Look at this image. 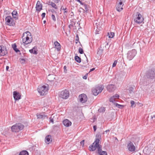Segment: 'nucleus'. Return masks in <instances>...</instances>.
Here are the masks:
<instances>
[{
    "label": "nucleus",
    "instance_id": "nucleus-42",
    "mask_svg": "<svg viewBox=\"0 0 155 155\" xmlns=\"http://www.w3.org/2000/svg\"><path fill=\"white\" fill-rule=\"evenodd\" d=\"M113 97H114L115 99L116 98H118L119 97V95L118 94H115L113 96Z\"/></svg>",
    "mask_w": 155,
    "mask_h": 155
},
{
    "label": "nucleus",
    "instance_id": "nucleus-25",
    "mask_svg": "<svg viewBox=\"0 0 155 155\" xmlns=\"http://www.w3.org/2000/svg\"><path fill=\"white\" fill-rule=\"evenodd\" d=\"M75 60L77 62L80 63L81 61V58L78 56H76L75 57Z\"/></svg>",
    "mask_w": 155,
    "mask_h": 155
},
{
    "label": "nucleus",
    "instance_id": "nucleus-36",
    "mask_svg": "<svg viewBox=\"0 0 155 155\" xmlns=\"http://www.w3.org/2000/svg\"><path fill=\"white\" fill-rule=\"evenodd\" d=\"M78 51L80 54H83L84 53L83 49L81 48H79Z\"/></svg>",
    "mask_w": 155,
    "mask_h": 155
},
{
    "label": "nucleus",
    "instance_id": "nucleus-41",
    "mask_svg": "<svg viewBox=\"0 0 155 155\" xmlns=\"http://www.w3.org/2000/svg\"><path fill=\"white\" fill-rule=\"evenodd\" d=\"M117 61H115L113 63V65H112V67H115L117 64Z\"/></svg>",
    "mask_w": 155,
    "mask_h": 155
},
{
    "label": "nucleus",
    "instance_id": "nucleus-11",
    "mask_svg": "<svg viewBox=\"0 0 155 155\" xmlns=\"http://www.w3.org/2000/svg\"><path fill=\"white\" fill-rule=\"evenodd\" d=\"M80 101L82 103H84L87 101V96L84 94H82L79 96Z\"/></svg>",
    "mask_w": 155,
    "mask_h": 155
},
{
    "label": "nucleus",
    "instance_id": "nucleus-15",
    "mask_svg": "<svg viewBox=\"0 0 155 155\" xmlns=\"http://www.w3.org/2000/svg\"><path fill=\"white\" fill-rule=\"evenodd\" d=\"M13 93V97L15 100H18L21 99V95L19 92L15 91Z\"/></svg>",
    "mask_w": 155,
    "mask_h": 155
},
{
    "label": "nucleus",
    "instance_id": "nucleus-28",
    "mask_svg": "<svg viewBox=\"0 0 155 155\" xmlns=\"http://www.w3.org/2000/svg\"><path fill=\"white\" fill-rule=\"evenodd\" d=\"M50 5H51L53 8H54L55 9H58V7L55 3L51 2Z\"/></svg>",
    "mask_w": 155,
    "mask_h": 155
},
{
    "label": "nucleus",
    "instance_id": "nucleus-7",
    "mask_svg": "<svg viewBox=\"0 0 155 155\" xmlns=\"http://www.w3.org/2000/svg\"><path fill=\"white\" fill-rule=\"evenodd\" d=\"M146 75L147 77L150 79H155V70L150 69L147 72Z\"/></svg>",
    "mask_w": 155,
    "mask_h": 155
},
{
    "label": "nucleus",
    "instance_id": "nucleus-53",
    "mask_svg": "<svg viewBox=\"0 0 155 155\" xmlns=\"http://www.w3.org/2000/svg\"><path fill=\"white\" fill-rule=\"evenodd\" d=\"M50 121L52 123L54 122V120L53 119H51L50 120Z\"/></svg>",
    "mask_w": 155,
    "mask_h": 155
},
{
    "label": "nucleus",
    "instance_id": "nucleus-50",
    "mask_svg": "<svg viewBox=\"0 0 155 155\" xmlns=\"http://www.w3.org/2000/svg\"><path fill=\"white\" fill-rule=\"evenodd\" d=\"M93 129H94V131H95L96 130V129H97V126H96V125L94 126H93Z\"/></svg>",
    "mask_w": 155,
    "mask_h": 155
},
{
    "label": "nucleus",
    "instance_id": "nucleus-29",
    "mask_svg": "<svg viewBox=\"0 0 155 155\" xmlns=\"http://www.w3.org/2000/svg\"><path fill=\"white\" fill-rule=\"evenodd\" d=\"M115 99L114 97H113V96L110 98L109 100L110 102H112L114 104V102L115 101Z\"/></svg>",
    "mask_w": 155,
    "mask_h": 155
},
{
    "label": "nucleus",
    "instance_id": "nucleus-59",
    "mask_svg": "<svg viewBox=\"0 0 155 155\" xmlns=\"http://www.w3.org/2000/svg\"><path fill=\"white\" fill-rule=\"evenodd\" d=\"M86 59H86V61H87V62H88V59H87V57H86Z\"/></svg>",
    "mask_w": 155,
    "mask_h": 155
},
{
    "label": "nucleus",
    "instance_id": "nucleus-3",
    "mask_svg": "<svg viewBox=\"0 0 155 155\" xmlns=\"http://www.w3.org/2000/svg\"><path fill=\"white\" fill-rule=\"evenodd\" d=\"M24 127V126L20 123H17L12 127L11 130L12 132H18L22 130Z\"/></svg>",
    "mask_w": 155,
    "mask_h": 155
},
{
    "label": "nucleus",
    "instance_id": "nucleus-33",
    "mask_svg": "<svg viewBox=\"0 0 155 155\" xmlns=\"http://www.w3.org/2000/svg\"><path fill=\"white\" fill-rule=\"evenodd\" d=\"M134 88L132 87H129V93L130 94L132 93L133 92Z\"/></svg>",
    "mask_w": 155,
    "mask_h": 155
},
{
    "label": "nucleus",
    "instance_id": "nucleus-61",
    "mask_svg": "<svg viewBox=\"0 0 155 155\" xmlns=\"http://www.w3.org/2000/svg\"><path fill=\"white\" fill-rule=\"evenodd\" d=\"M153 117H155V115H153Z\"/></svg>",
    "mask_w": 155,
    "mask_h": 155
},
{
    "label": "nucleus",
    "instance_id": "nucleus-37",
    "mask_svg": "<svg viewBox=\"0 0 155 155\" xmlns=\"http://www.w3.org/2000/svg\"><path fill=\"white\" fill-rule=\"evenodd\" d=\"M99 155H107V154L106 151H102L101 153L99 154Z\"/></svg>",
    "mask_w": 155,
    "mask_h": 155
},
{
    "label": "nucleus",
    "instance_id": "nucleus-62",
    "mask_svg": "<svg viewBox=\"0 0 155 155\" xmlns=\"http://www.w3.org/2000/svg\"><path fill=\"white\" fill-rule=\"evenodd\" d=\"M96 34H98V33H97L96 32Z\"/></svg>",
    "mask_w": 155,
    "mask_h": 155
},
{
    "label": "nucleus",
    "instance_id": "nucleus-40",
    "mask_svg": "<svg viewBox=\"0 0 155 155\" xmlns=\"http://www.w3.org/2000/svg\"><path fill=\"white\" fill-rule=\"evenodd\" d=\"M75 24V23L74 22L73 24H71L69 25L68 26V27L70 28H71L72 27H73L74 25Z\"/></svg>",
    "mask_w": 155,
    "mask_h": 155
},
{
    "label": "nucleus",
    "instance_id": "nucleus-56",
    "mask_svg": "<svg viewBox=\"0 0 155 155\" xmlns=\"http://www.w3.org/2000/svg\"><path fill=\"white\" fill-rule=\"evenodd\" d=\"M21 61H25V60L23 58L21 59Z\"/></svg>",
    "mask_w": 155,
    "mask_h": 155
},
{
    "label": "nucleus",
    "instance_id": "nucleus-35",
    "mask_svg": "<svg viewBox=\"0 0 155 155\" xmlns=\"http://www.w3.org/2000/svg\"><path fill=\"white\" fill-rule=\"evenodd\" d=\"M78 42H79L80 43V42L79 41L78 36V35L77 34L75 39V43H77Z\"/></svg>",
    "mask_w": 155,
    "mask_h": 155
},
{
    "label": "nucleus",
    "instance_id": "nucleus-48",
    "mask_svg": "<svg viewBox=\"0 0 155 155\" xmlns=\"http://www.w3.org/2000/svg\"><path fill=\"white\" fill-rule=\"evenodd\" d=\"M87 74H86L85 75H84V76L83 77V78L84 79H87Z\"/></svg>",
    "mask_w": 155,
    "mask_h": 155
},
{
    "label": "nucleus",
    "instance_id": "nucleus-57",
    "mask_svg": "<svg viewBox=\"0 0 155 155\" xmlns=\"http://www.w3.org/2000/svg\"><path fill=\"white\" fill-rule=\"evenodd\" d=\"M63 6H62L61 7V10L62 9V8H63Z\"/></svg>",
    "mask_w": 155,
    "mask_h": 155
},
{
    "label": "nucleus",
    "instance_id": "nucleus-27",
    "mask_svg": "<svg viewBox=\"0 0 155 155\" xmlns=\"http://www.w3.org/2000/svg\"><path fill=\"white\" fill-rule=\"evenodd\" d=\"M80 3L81 4L84 5V8L85 9L84 11L86 12H87L88 11L87 5L85 4L82 3L81 2Z\"/></svg>",
    "mask_w": 155,
    "mask_h": 155
},
{
    "label": "nucleus",
    "instance_id": "nucleus-1",
    "mask_svg": "<svg viewBox=\"0 0 155 155\" xmlns=\"http://www.w3.org/2000/svg\"><path fill=\"white\" fill-rule=\"evenodd\" d=\"M100 141L99 138H96L94 142L93 143L92 145L89 146V150L90 151H93L95 150L96 148L98 149V154H100L102 152L101 146L99 144Z\"/></svg>",
    "mask_w": 155,
    "mask_h": 155
},
{
    "label": "nucleus",
    "instance_id": "nucleus-46",
    "mask_svg": "<svg viewBox=\"0 0 155 155\" xmlns=\"http://www.w3.org/2000/svg\"><path fill=\"white\" fill-rule=\"evenodd\" d=\"M45 13H43L41 15V16L42 17V19H43L45 17Z\"/></svg>",
    "mask_w": 155,
    "mask_h": 155
},
{
    "label": "nucleus",
    "instance_id": "nucleus-21",
    "mask_svg": "<svg viewBox=\"0 0 155 155\" xmlns=\"http://www.w3.org/2000/svg\"><path fill=\"white\" fill-rule=\"evenodd\" d=\"M123 6L121 5H120L116 4V9L118 12H120L123 9Z\"/></svg>",
    "mask_w": 155,
    "mask_h": 155
},
{
    "label": "nucleus",
    "instance_id": "nucleus-14",
    "mask_svg": "<svg viewBox=\"0 0 155 155\" xmlns=\"http://www.w3.org/2000/svg\"><path fill=\"white\" fill-rule=\"evenodd\" d=\"M116 88V86L113 84L108 85L107 87V90L109 92H112L114 91Z\"/></svg>",
    "mask_w": 155,
    "mask_h": 155
},
{
    "label": "nucleus",
    "instance_id": "nucleus-39",
    "mask_svg": "<svg viewBox=\"0 0 155 155\" xmlns=\"http://www.w3.org/2000/svg\"><path fill=\"white\" fill-rule=\"evenodd\" d=\"M51 17L52 20L54 21H56V19L55 18V17L54 15L53 14H52L51 15Z\"/></svg>",
    "mask_w": 155,
    "mask_h": 155
},
{
    "label": "nucleus",
    "instance_id": "nucleus-17",
    "mask_svg": "<svg viewBox=\"0 0 155 155\" xmlns=\"http://www.w3.org/2000/svg\"><path fill=\"white\" fill-rule=\"evenodd\" d=\"M11 19H12V18L10 16H8L6 17L5 20L6 22L7 23V25L10 26L13 25L12 23L11 22Z\"/></svg>",
    "mask_w": 155,
    "mask_h": 155
},
{
    "label": "nucleus",
    "instance_id": "nucleus-47",
    "mask_svg": "<svg viewBox=\"0 0 155 155\" xmlns=\"http://www.w3.org/2000/svg\"><path fill=\"white\" fill-rule=\"evenodd\" d=\"M130 103L131 104V106L132 107L133 105L135 104V102L134 101H130Z\"/></svg>",
    "mask_w": 155,
    "mask_h": 155
},
{
    "label": "nucleus",
    "instance_id": "nucleus-52",
    "mask_svg": "<svg viewBox=\"0 0 155 155\" xmlns=\"http://www.w3.org/2000/svg\"><path fill=\"white\" fill-rule=\"evenodd\" d=\"M60 0H54V2L55 3H58L59 2V1H60Z\"/></svg>",
    "mask_w": 155,
    "mask_h": 155
},
{
    "label": "nucleus",
    "instance_id": "nucleus-2",
    "mask_svg": "<svg viewBox=\"0 0 155 155\" xmlns=\"http://www.w3.org/2000/svg\"><path fill=\"white\" fill-rule=\"evenodd\" d=\"M22 41L25 44L27 45L31 43L32 41V36L29 31L24 33L22 36Z\"/></svg>",
    "mask_w": 155,
    "mask_h": 155
},
{
    "label": "nucleus",
    "instance_id": "nucleus-10",
    "mask_svg": "<svg viewBox=\"0 0 155 155\" xmlns=\"http://www.w3.org/2000/svg\"><path fill=\"white\" fill-rule=\"evenodd\" d=\"M127 147L129 151L132 152L135 151V147L133 143L130 141L127 145Z\"/></svg>",
    "mask_w": 155,
    "mask_h": 155
},
{
    "label": "nucleus",
    "instance_id": "nucleus-26",
    "mask_svg": "<svg viewBox=\"0 0 155 155\" xmlns=\"http://www.w3.org/2000/svg\"><path fill=\"white\" fill-rule=\"evenodd\" d=\"M125 0H118L119 2L117 5H121L123 6L124 5V2Z\"/></svg>",
    "mask_w": 155,
    "mask_h": 155
},
{
    "label": "nucleus",
    "instance_id": "nucleus-6",
    "mask_svg": "<svg viewBox=\"0 0 155 155\" xmlns=\"http://www.w3.org/2000/svg\"><path fill=\"white\" fill-rule=\"evenodd\" d=\"M137 51L135 49H133L129 51L127 54V58L129 60H132L137 54Z\"/></svg>",
    "mask_w": 155,
    "mask_h": 155
},
{
    "label": "nucleus",
    "instance_id": "nucleus-38",
    "mask_svg": "<svg viewBox=\"0 0 155 155\" xmlns=\"http://www.w3.org/2000/svg\"><path fill=\"white\" fill-rule=\"evenodd\" d=\"M114 104L116 105V107H118L119 108H120V107H123V105H120V104H119L117 103H114Z\"/></svg>",
    "mask_w": 155,
    "mask_h": 155
},
{
    "label": "nucleus",
    "instance_id": "nucleus-20",
    "mask_svg": "<svg viewBox=\"0 0 155 155\" xmlns=\"http://www.w3.org/2000/svg\"><path fill=\"white\" fill-rule=\"evenodd\" d=\"M54 44L55 45V47L57 49V51H60L61 49V45L59 43L56 41L54 42Z\"/></svg>",
    "mask_w": 155,
    "mask_h": 155
},
{
    "label": "nucleus",
    "instance_id": "nucleus-63",
    "mask_svg": "<svg viewBox=\"0 0 155 155\" xmlns=\"http://www.w3.org/2000/svg\"><path fill=\"white\" fill-rule=\"evenodd\" d=\"M99 136H100V135H98V137H99ZM100 137H101V136H100Z\"/></svg>",
    "mask_w": 155,
    "mask_h": 155
},
{
    "label": "nucleus",
    "instance_id": "nucleus-31",
    "mask_svg": "<svg viewBox=\"0 0 155 155\" xmlns=\"http://www.w3.org/2000/svg\"><path fill=\"white\" fill-rule=\"evenodd\" d=\"M109 37V38H112L114 36V33L113 32H111L110 34H108Z\"/></svg>",
    "mask_w": 155,
    "mask_h": 155
},
{
    "label": "nucleus",
    "instance_id": "nucleus-9",
    "mask_svg": "<svg viewBox=\"0 0 155 155\" xmlns=\"http://www.w3.org/2000/svg\"><path fill=\"white\" fill-rule=\"evenodd\" d=\"M103 90V88L102 87L98 86L93 89L92 92L94 95L97 96L99 93L101 92Z\"/></svg>",
    "mask_w": 155,
    "mask_h": 155
},
{
    "label": "nucleus",
    "instance_id": "nucleus-34",
    "mask_svg": "<svg viewBox=\"0 0 155 155\" xmlns=\"http://www.w3.org/2000/svg\"><path fill=\"white\" fill-rule=\"evenodd\" d=\"M62 10L64 11V15H66L67 13L68 12V9L66 8H62Z\"/></svg>",
    "mask_w": 155,
    "mask_h": 155
},
{
    "label": "nucleus",
    "instance_id": "nucleus-44",
    "mask_svg": "<svg viewBox=\"0 0 155 155\" xmlns=\"http://www.w3.org/2000/svg\"><path fill=\"white\" fill-rule=\"evenodd\" d=\"M16 53H18L20 51V50L16 48L13 49Z\"/></svg>",
    "mask_w": 155,
    "mask_h": 155
},
{
    "label": "nucleus",
    "instance_id": "nucleus-22",
    "mask_svg": "<svg viewBox=\"0 0 155 155\" xmlns=\"http://www.w3.org/2000/svg\"><path fill=\"white\" fill-rule=\"evenodd\" d=\"M13 17L14 18H15V19H18L17 17L18 13L16 11H14L12 13Z\"/></svg>",
    "mask_w": 155,
    "mask_h": 155
},
{
    "label": "nucleus",
    "instance_id": "nucleus-58",
    "mask_svg": "<svg viewBox=\"0 0 155 155\" xmlns=\"http://www.w3.org/2000/svg\"><path fill=\"white\" fill-rule=\"evenodd\" d=\"M43 23H44V24L45 23H46V21H43Z\"/></svg>",
    "mask_w": 155,
    "mask_h": 155
},
{
    "label": "nucleus",
    "instance_id": "nucleus-23",
    "mask_svg": "<svg viewBox=\"0 0 155 155\" xmlns=\"http://www.w3.org/2000/svg\"><path fill=\"white\" fill-rule=\"evenodd\" d=\"M29 51L31 53H32L35 54H37V51L35 50V47L33 48L32 49L30 50Z\"/></svg>",
    "mask_w": 155,
    "mask_h": 155
},
{
    "label": "nucleus",
    "instance_id": "nucleus-8",
    "mask_svg": "<svg viewBox=\"0 0 155 155\" xmlns=\"http://www.w3.org/2000/svg\"><path fill=\"white\" fill-rule=\"evenodd\" d=\"M69 93L67 90H65L61 91L59 94L61 97L64 99H67L69 97Z\"/></svg>",
    "mask_w": 155,
    "mask_h": 155
},
{
    "label": "nucleus",
    "instance_id": "nucleus-32",
    "mask_svg": "<svg viewBox=\"0 0 155 155\" xmlns=\"http://www.w3.org/2000/svg\"><path fill=\"white\" fill-rule=\"evenodd\" d=\"M50 77L52 78V79L51 80H49V81H52L55 78L54 77V76L53 75H49L48 77V78L50 79Z\"/></svg>",
    "mask_w": 155,
    "mask_h": 155
},
{
    "label": "nucleus",
    "instance_id": "nucleus-4",
    "mask_svg": "<svg viewBox=\"0 0 155 155\" xmlns=\"http://www.w3.org/2000/svg\"><path fill=\"white\" fill-rule=\"evenodd\" d=\"M48 89L45 85L40 86L38 88V91L40 95L41 96L46 95L48 93Z\"/></svg>",
    "mask_w": 155,
    "mask_h": 155
},
{
    "label": "nucleus",
    "instance_id": "nucleus-45",
    "mask_svg": "<svg viewBox=\"0 0 155 155\" xmlns=\"http://www.w3.org/2000/svg\"><path fill=\"white\" fill-rule=\"evenodd\" d=\"M64 72L65 73H67V67L66 66H64Z\"/></svg>",
    "mask_w": 155,
    "mask_h": 155
},
{
    "label": "nucleus",
    "instance_id": "nucleus-49",
    "mask_svg": "<svg viewBox=\"0 0 155 155\" xmlns=\"http://www.w3.org/2000/svg\"><path fill=\"white\" fill-rule=\"evenodd\" d=\"M84 140H82L80 142V143L81 145H83V146H84Z\"/></svg>",
    "mask_w": 155,
    "mask_h": 155
},
{
    "label": "nucleus",
    "instance_id": "nucleus-30",
    "mask_svg": "<svg viewBox=\"0 0 155 155\" xmlns=\"http://www.w3.org/2000/svg\"><path fill=\"white\" fill-rule=\"evenodd\" d=\"M105 110V109L104 107L100 108L98 110V112H104Z\"/></svg>",
    "mask_w": 155,
    "mask_h": 155
},
{
    "label": "nucleus",
    "instance_id": "nucleus-5",
    "mask_svg": "<svg viewBox=\"0 0 155 155\" xmlns=\"http://www.w3.org/2000/svg\"><path fill=\"white\" fill-rule=\"evenodd\" d=\"M143 18L138 12H137L135 16L134 17V21L138 24H140L142 23L143 22Z\"/></svg>",
    "mask_w": 155,
    "mask_h": 155
},
{
    "label": "nucleus",
    "instance_id": "nucleus-55",
    "mask_svg": "<svg viewBox=\"0 0 155 155\" xmlns=\"http://www.w3.org/2000/svg\"><path fill=\"white\" fill-rule=\"evenodd\" d=\"M9 68V67L8 66H7L6 67V70L7 71Z\"/></svg>",
    "mask_w": 155,
    "mask_h": 155
},
{
    "label": "nucleus",
    "instance_id": "nucleus-19",
    "mask_svg": "<svg viewBox=\"0 0 155 155\" xmlns=\"http://www.w3.org/2000/svg\"><path fill=\"white\" fill-rule=\"evenodd\" d=\"M46 143L48 144L50 142L52 141L51 136V135H48L46 136L45 138Z\"/></svg>",
    "mask_w": 155,
    "mask_h": 155
},
{
    "label": "nucleus",
    "instance_id": "nucleus-18",
    "mask_svg": "<svg viewBox=\"0 0 155 155\" xmlns=\"http://www.w3.org/2000/svg\"><path fill=\"white\" fill-rule=\"evenodd\" d=\"M63 123L64 125L66 127H68L71 124V122L67 119L64 120L63 121Z\"/></svg>",
    "mask_w": 155,
    "mask_h": 155
},
{
    "label": "nucleus",
    "instance_id": "nucleus-24",
    "mask_svg": "<svg viewBox=\"0 0 155 155\" xmlns=\"http://www.w3.org/2000/svg\"><path fill=\"white\" fill-rule=\"evenodd\" d=\"M19 155H29L28 153L26 150H23L21 151Z\"/></svg>",
    "mask_w": 155,
    "mask_h": 155
},
{
    "label": "nucleus",
    "instance_id": "nucleus-43",
    "mask_svg": "<svg viewBox=\"0 0 155 155\" xmlns=\"http://www.w3.org/2000/svg\"><path fill=\"white\" fill-rule=\"evenodd\" d=\"M12 47L13 49H14L15 48L17 47L15 43L14 44H13L12 45Z\"/></svg>",
    "mask_w": 155,
    "mask_h": 155
},
{
    "label": "nucleus",
    "instance_id": "nucleus-13",
    "mask_svg": "<svg viewBox=\"0 0 155 155\" xmlns=\"http://www.w3.org/2000/svg\"><path fill=\"white\" fill-rule=\"evenodd\" d=\"M37 117L38 119H41L42 120L47 119L48 117L47 115L45 114V113L37 114Z\"/></svg>",
    "mask_w": 155,
    "mask_h": 155
},
{
    "label": "nucleus",
    "instance_id": "nucleus-54",
    "mask_svg": "<svg viewBox=\"0 0 155 155\" xmlns=\"http://www.w3.org/2000/svg\"><path fill=\"white\" fill-rule=\"evenodd\" d=\"M109 131H110V130H106L105 131V132L106 133H107L108 132H109Z\"/></svg>",
    "mask_w": 155,
    "mask_h": 155
},
{
    "label": "nucleus",
    "instance_id": "nucleus-51",
    "mask_svg": "<svg viewBox=\"0 0 155 155\" xmlns=\"http://www.w3.org/2000/svg\"><path fill=\"white\" fill-rule=\"evenodd\" d=\"M95 70L94 68H93L90 70V72L92 71Z\"/></svg>",
    "mask_w": 155,
    "mask_h": 155
},
{
    "label": "nucleus",
    "instance_id": "nucleus-12",
    "mask_svg": "<svg viewBox=\"0 0 155 155\" xmlns=\"http://www.w3.org/2000/svg\"><path fill=\"white\" fill-rule=\"evenodd\" d=\"M7 53L6 48L3 45L0 46V56H4Z\"/></svg>",
    "mask_w": 155,
    "mask_h": 155
},
{
    "label": "nucleus",
    "instance_id": "nucleus-16",
    "mask_svg": "<svg viewBox=\"0 0 155 155\" xmlns=\"http://www.w3.org/2000/svg\"><path fill=\"white\" fill-rule=\"evenodd\" d=\"M42 5L41 3L39 1H38L36 6V10L40 12L42 9Z\"/></svg>",
    "mask_w": 155,
    "mask_h": 155
},
{
    "label": "nucleus",
    "instance_id": "nucleus-60",
    "mask_svg": "<svg viewBox=\"0 0 155 155\" xmlns=\"http://www.w3.org/2000/svg\"><path fill=\"white\" fill-rule=\"evenodd\" d=\"M77 1H78L80 3H81V2L80 1V0H77Z\"/></svg>",
    "mask_w": 155,
    "mask_h": 155
}]
</instances>
